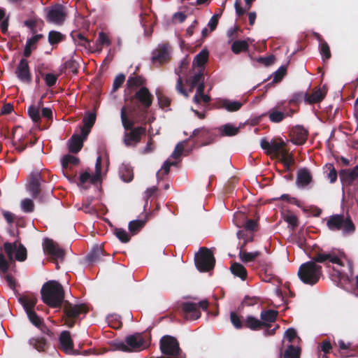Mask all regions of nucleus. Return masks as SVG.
<instances>
[{
    "mask_svg": "<svg viewBox=\"0 0 358 358\" xmlns=\"http://www.w3.org/2000/svg\"><path fill=\"white\" fill-rule=\"evenodd\" d=\"M286 72V66H281L276 71H275L273 83H277L280 82L283 77L285 76Z\"/></svg>",
    "mask_w": 358,
    "mask_h": 358,
    "instance_id": "nucleus-64",
    "label": "nucleus"
},
{
    "mask_svg": "<svg viewBox=\"0 0 358 358\" xmlns=\"http://www.w3.org/2000/svg\"><path fill=\"white\" fill-rule=\"evenodd\" d=\"M35 141L36 140L34 141H33L32 140L25 141V138L22 137L19 138L17 141H13V145L15 147V149L19 153H21L25 150V149L27 148L28 144H29L30 145H33L35 144Z\"/></svg>",
    "mask_w": 358,
    "mask_h": 358,
    "instance_id": "nucleus-40",
    "label": "nucleus"
},
{
    "mask_svg": "<svg viewBox=\"0 0 358 358\" xmlns=\"http://www.w3.org/2000/svg\"><path fill=\"white\" fill-rule=\"evenodd\" d=\"M79 158L71 155H64L62 161V167L65 169H71L73 166H76L79 164Z\"/></svg>",
    "mask_w": 358,
    "mask_h": 358,
    "instance_id": "nucleus-38",
    "label": "nucleus"
},
{
    "mask_svg": "<svg viewBox=\"0 0 358 358\" xmlns=\"http://www.w3.org/2000/svg\"><path fill=\"white\" fill-rule=\"evenodd\" d=\"M13 266L12 264L9 263V262L6 259L5 256L3 253H0V273L6 274L8 271Z\"/></svg>",
    "mask_w": 358,
    "mask_h": 358,
    "instance_id": "nucleus-57",
    "label": "nucleus"
},
{
    "mask_svg": "<svg viewBox=\"0 0 358 358\" xmlns=\"http://www.w3.org/2000/svg\"><path fill=\"white\" fill-rule=\"evenodd\" d=\"M326 96V92H322L320 89H317L310 94L306 93V102L309 104L320 103Z\"/></svg>",
    "mask_w": 358,
    "mask_h": 358,
    "instance_id": "nucleus-33",
    "label": "nucleus"
},
{
    "mask_svg": "<svg viewBox=\"0 0 358 358\" xmlns=\"http://www.w3.org/2000/svg\"><path fill=\"white\" fill-rule=\"evenodd\" d=\"M249 44L246 41L237 40L231 45V50L234 54H240L242 52L248 50Z\"/></svg>",
    "mask_w": 358,
    "mask_h": 358,
    "instance_id": "nucleus-39",
    "label": "nucleus"
},
{
    "mask_svg": "<svg viewBox=\"0 0 358 358\" xmlns=\"http://www.w3.org/2000/svg\"><path fill=\"white\" fill-rule=\"evenodd\" d=\"M43 66V64H42L38 66L39 73L41 74V76L44 77L45 84L48 87H53L57 83V80L58 79V76L53 74V73H47V74L44 75L41 70V68Z\"/></svg>",
    "mask_w": 358,
    "mask_h": 358,
    "instance_id": "nucleus-45",
    "label": "nucleus"
},
{
    "mask_svg": "<svg viewBox=\"0 0 358 358\" xmlns=\"http://www.w3.org/2000/svg\"><path fill=\"white\" fill-rule=\"evenodd\" d=\"M59 349L67 355H78L77 350H73V342L71 334L68 331H63L59 335Z\"/></svg>",
    "mask_w": 358,
    "mask_h": 358,
    "instance_id": "nucleus-17",
    "label": "nucleus"
},
{
    "mask_svg": "<svg viewBox=\"0 0 358 358\" xmlns=\"http://www.w3.org/2000/svg\"><path fill=\"white\" fill-rule=\"evenodd\" d=\"M284 220L291 226L292 230H294L299 225L298 217L293 213L287 214L284 217Z\"/></svg>",
    "mask_w": 358,
    "mask_h": 358,
    "instance_id": "nucleus-58",
    "label": "nucleus"
},
{
    "mask_svg": "<svg viewBox=\"0 0 358 358\" xmlns=\"http://www.w3.org/2000/svg\"><path fill=\"white\" fill-rule=\"evenodd\" d=\"M193 138H196V143L197 144L200 145H206L213 142V134L206 128H198L193 131V133L189 138V140H191Z\"/></svg>",
    "mask_w": 358,
    "mask_h": 358,
    "instance_id": "nucleus-16",
    "label": "nucleus"
},
{
    "mask_svg": "<svg viewBox=\"0 0 358 358\" xmlns=\"http://www.w3.org/2000/svg\"><path fill=\"white\" fill-rule=\"evenodd\" d=\"M45 20L48 22L58 26L62 25L66 20L68 12L66 8L60 3L45 8Z\"/></svg>",
    "mask_w": 358,
    "mask_h": 358,
    "instance_id": "nucleus-9",
    "label": "nucleus"
},
{
    "mask_svg": "<svg viewBox=\"0 0 358 358\" xmlns=\"http://www.w3.org/2000/svg\"><path fill=\"white\" fill-rule=\"evenodd\" d=\"M339 177L343 185L350 186L358 178V164L353 169H341L339 171Z\"/></svg>",
    "mask_w": 358,
    "mask_h": 358,
    "instance_id": "nucleus-19",
    "label": "nucleus"
},
{
    "mask_svg": "<svg viewBox=\"0 0 358 358\" xmlns=\"http://www.w3.org/2000/svg\"><path fill=\"white\" fill-rule=\"evenodd\" d=\"M146 84V80L142 76H138L134 73L131 75L128 80H127V86L128 88H134V87H145L144 85Z\"/></svg>",
    "mask_w": 358,
    "mask_h": 358,
    "instance_id": "nucleus-31",
    "label": "nucleus"
},
{
    "mask_svg": "<svg viewBox=\"0 0 358 358\" xmlns=\"http://www.w3.org/2000/svg\"><path fill=\"white\" fill-rule=\"evenodd\" d=\"M327 253H334L336 255H340V261L341 264L338 265L334 264L336 266L331 267L332 271L331 275L332 280L336 282L338 286H341L342 281L349 282L350 281L349 275L343 271L345 266V262L347 263V266L350 272V275H353V262L349 259L344 252L340 250H331L330 252H326Z\"/></svg>",
    "mask_w": 358,
    "mask_h": 358,
    "instance_id": "nucleus-5",
    "label": "nucleus"
},
{
    "mask_svg": "<svg viewBox=\"0 0 358 358\" xmlns=\"http://www.w3.org/2000/svg\"><path fill=\"white\" fill-rule=\"evenodd\" d=\"M264 322L252 315L247 316L244 327L252 331H259L264 328Z\"/></svg>",
    "mask_w": 358,
    "mask_h": 358,
    "instance_id": "nucleus-30",
    "label": "nucleus"
},
{
    "mask_svg": "<svg viewBox=\"0 0 358 358\" xmlns=\"http://www.w3.org/2000/svg\"><path fill=\"white\" fill-rule=\"evenodd\" d=\"M153 99L154 96L148 88L142 87L133 96L126 99L129 101L127 106H125L127 111L128 110L133 119L143 117V120H145V115L152 106Z\"/></svg>",
    "mask_w": 358,
    "mask_h": 358,
    "instance_id": "nucleus-2",
    "label": "nucleus"
},
{
    "mask_svg": "<svg viewBox=\"0 0 358 358\" xmlns=\"http://www.w3.org/2000/svg\"><path fill=\"white\" fill-rule=\"evenodd\" d=\"M326 168L329 171L327 178L331 183H334L337 180L338 173L333 164H326Z\"/></svg>",
    "mask_w": 358,
    "mask_h": 358,
    "instance_id": "nucleus-61",
    "label": "nucleus"
},
{
    "mask_svg": "<svg viewBox=\"0 0 358 358\" xmlns=\"http://www.w3.org/2000/svg\"><path fill=\"white\" fill-rule=\"evenodd\" d=\"M41 294L43 302L50 308H60L66 301L63 287L55 280H49L44 283Z\"/></svg>",
    "mask_w": 358,
    "mask_h": 358,
    "instance_id": "nucleus-3",
    "label": "nucleus"
},
{
    "mask_svg": "<svg viewBox=\"0 0 358 358\" xmlns=\"http://www.w3.org/2000/svg\"><path fill=\"white\" fill-rule=\"evenodd\" d=\"M209 52L208 50L203 49L196 55L194 59V64L197 66L201 67L208 62Z\"/></svg>",
    "mask_w": 358,
    "mask_h": 358,
    "instance_id": "nucleus-43",
    "label": "nucleus"
},
{
    "mask_svg": "<svg viewBox=\"0 0 358 358\" xmlns=\"http://www.w3.org/2000/svg\"><path fill=\"white\" fill-rule=\"evenodd\" d=\"M296 112L292 108H288V106H285L283 102H280L269 110L266 115L271 122L279 123L286 117H292Z\"/></svg>",
    "mask_w": 358,
    "mask_h": 358,
    "instance_id": "nucleus-12",
    "label": "nucleus"
},
{
    "mask_svg": "<svg viewBox=\"0 0 358 358\" xmlns=\"http://www.w3.org/2000/svg\"><path fill=\"white\" fill-rule=\"evenodd\" d=\"M278 157H280V162L283 164L285 170L289 171L291 166L294 164L293 155L285 149L282 151Z\"/></svg>",
    "mask_w": 358,
    "mask_h": 358,
    "instance_id": "nucleus-35",
    "label": "nucleus"
},
{
    "mask_svg": "<svg viewBox=\"0 0 358 358\" xmlns=\"http://www.w3.org/2000/svg\"><path fill=\"white\" fill-rule=\"evenodd\" d=\"M313 180L310 171L306 169H300L297 172L296 185L299 188H303L308 185Z\"/></svg>",
    "mask_w": 358,
    "mask_h": 358,
    "instance_id": "nucleus-21",
    "label": "nucleus"
},
{
    "mask_svg": "<svg viewBox=\"0 0 358 358\" xmlns=\"http://www.w3.org/2000/svg\"><path fill=\"white\" fill-rule=\"evenodd\" d=\"M29 343L38 352H44L48 347L47 341L43 337L32 338L29 340Z\"/></svg>",
    "mask_w": 358,
    "mask_h": 358,
    "instance_id": "nucleus-36",
    "label": "nucleus"
},
{
    "mask_svg": "<svg viewBox=\"0 0 358 358\" xmlns=\"http://www.w3.org/2000/svg\"><path fill=\"white\" fill-rule=\"evenodd\" d=\"M15 73L17 78L22 83L30 84L32 81V76L30 72L28 61L22 58L15 69Z\"/></svg>",
    "mask_w": 358,
    "mask_h": 358,
    "instance_id": "nucleus-15",
    "label": "nucleus"
},
{
    "mask_svg": "<svg viewBox=\"0 0 358 358\" xmlns=\"http://www.w3.org/2000/svg\"><path fill=\"white\" fill-rule=\"evenodd\" d=\"M260 145L263 150H266L267 154H273L276 157H278L282 151L285 150V143L281 138L272 139L271 142L266 138H262Z\"/></svg>",
    "mask_w": 358,
    "mask_h": 358,
    "instance_id": "nucleus-13",
    "label": "nucleus"
},
{
    "mask_svg": "<svg viewBox=\"0 0 358 358\" xmlns=\"http://www.w3.org/2000/svg\"><path fill=\"white\" fill-rule=\"evenodd\" d=\"M116 237L122 243H128L130 241V236L127 231L122 228H116L114 230Z\"/></svg>",
    "mask_w": 358,
    "mask_h": 358,
    "instance_id": "nucleus-53",
    "label": "nucleus"
},
{
    "mask_svg": "<svg viewBox=\"0 0 358 358\" xmlns=\"http://www.w3.org/2000/svg\"><path fill=\"white\" fill-rule=\"evenodd\" d=\"M308 131L303 127H294L289 133L290 141L295 145H303L306 143Z\"/></svg>",
    "mask_w": 358,
    "mask_h": 358,
    "instance_id": "nucleus-18",
    "label": "nucleus"
},
{
    "mask_svg": "<svg viewBox=\"0 0 358 358\" xmlns=\"http://www.w3.org/2000/svg\"><path fill=\"white\" fill-rule=\"evenodd\" d=\"M145 224V221L142 220H136L131 221L129 223V226H128L129 230L133 234H136L141 231V229L144 227Z\"/></svg>",
    "mask_w": 358,
    "mask_h": 358,
    "instance_id": "nucleus-47",
    "label": "nucleus"
},
{
    "mask_svg": "<svg viewBox=\"0 0 358 358\" xmlns=\"http://www.w3.org/2000/svg\"><path fill=\"white\" fill-rule=\"evenodd\" d=\"M121 121L122 126L125 130H130L129 133L124 134V143L126 145L129 146L131 145L136 144L141 140V136L145 135L146 133V129L145 127H133L135 122H140L139 117L134 120H129L128 118L127 108L123 106L121 109L120 113Z\"/></svg>",
    "mask_w": 358,
    "mask_h": 358,
    "instance_id": "nucleus-4",
    "label": "nucleus"
},
{
    "mask_svg": "<svg viewBox=\"0 0 358 358\" xmlns=\"http://www.w3.org/2000/svg\"><path fill=\"white\" fill-rule=\"evenodd\" d=\"M65 39V36L57 31H50L48 34V42L50 45H57Z\"/></svg>",
    "mask_w": 358,
    "mask_h": 358,
    "instance_id": "nucleus-44",
    "label": "nucleus"
},
{
    "mask_svg": "<svg viewBox=\"0 0 358 358\" xmlns=\"http://www.w3.org/2000/svg\"><path fill=\"white\" fill-rule=\"evenodd\" d=\"M340 255L334 253H327L322 250L315 252L311 260L302 264L298 271L299 279L306 285H314L318 282L322 275V268L317 263L324 264L331 268L329 264H341Z\"/></svg>",
    "mask_w": 358,
    "mask_h": 358,
    "instance_id": "nucleus-1",
    "label": "nucleus"
},
{
    "mask_svg": "<svg viewBox=\"0 0 358 358\" xmlns=\"http://www.w3.org/2000/svg\"><path fill=\"white\" fill-rule=\"evenodd\" d=\"M27 257V249L22 244L20 243L19 245V247H17L16 248L15 259V260L19 262H24V260H26Z\"/></svg>",
    "mask_w": 358,
    "mask_h": 358,
    "instance_id": "nucleus-52",
    "label": "nucleus"
},
{
    "mask_svg": "<svg viewBox=\"0 0 358 358\" xmlns=\"http://www.w3.org/2000/svg\"><path fill=\"white\" fill-rule=\"evenodd\" d=\"M127 345L130 352L140 349L143 343V339L140 334L130 335L125 338Z\"/></svg>",
    "mask_w": 358,
    "mask_h": 358,
    "instance_id": "nucleus-26",
    "label": "nucleus"
},
{
    "mask_svg": "<svg viewBox=\"0 0 358 358\" xmlns=\"http://www.w3.org/2000/svg\"><path fill=\"white\" fill-rule=\"evenodd\" d=\"M239 131V128L233 126L231 124H226L222 127V135L227 136H233L236 135Z\"/></svg>",
    "mask_w": 358,
    "mask_h": 358,
    "instance_id": "nucleus-49",
    "label": "nucleus"
},
{
    "mask_svg": "<svg viewBox=\"0 0 358 358\" xmlns=\"http://www.w3.org/2000/svg\"><path fill=\"white\" fill-rule=\"evenodd\" d=\"M235 217H239L240 219L243 220V221H245L242 224L236 223V225L238 227H243L245 231H250L251 233L257 231V220L247 219L246 216L243 213H236L235 215Z\"/></svg>",
    "mask_w": 358,
    "mask_h": 358,
    "instance_id": "nucleus-23",
    "label": "nucleus"
},
{
    "mask_svg": "<svg viewBox=\"0 0 358 358\" xmlns=\"http://www.w3.org/2000/svg\"><path fill=\"white\" fill-rule=\"evenodd\" d=\"M96 43V50L101 51L103 45H109L110 44V40L106 33L101 31L99 34Z\"/></svg>",
    "mask_w": 358,
    "mask_h": 358,
    "instance_id": "nucleus-48",
    "label": "nucleus"
},
{
    "mask_svg": "<svg viewBox=\"0 0 358 358\" xmlns=\"http://www.w3.org/2000/svg\"><path fill=\"white\" fill-rule=\"evenodd\" d=\"M21 208L24 213H32L34 210V201L30 199H24L22 200Z\"/></svg>",
    "mask_w": 358,
    "mask_h": 358,
    "instance_id": "nucleus-56",
    "label": "nucleus"
},
{
    "mask_svg": "<svg viewBox=\"0 0 358 358\" xmlns=\"http://www.w3.org/2000/svg\"><path fill=\"white\" fill-rule=\"evenodd\" d=\"M106 255L102 246L95 245L86 257L87 261L90 264L97 263L102 260L101 257Z\"/></svg>",
    "mask_w": 358,
    "mask_h": 358,
    "instance_id": "nucleus-24",
    "label": "nucleus"
},
{
    "mask_svg": "<svg viewBox=\"0 0 358 358\" xmlns=\"http://www.w3.org/2000/svg\"><path fill=\"white\" fill-rule=\"evenodd\" d=\"M306 92H298L292 94L291 99L289 100L287 106H298L303 101L306 102Z\"/></svg>",
    "mask_w": 358,
    "mask_h": 358,
    "instance_id": "nucleus-42",
    "label": "nucleus"
},
{
    "mask_svg": "<svg viewBox=\"0 0 358 358\" xmlns=\"http://www.w3.org/2000/svg\"><path fill=\"white\" fill-rule=\"evenodd\" d=\"M43 249L45 253L55 259H63L65 256V251L60 248L52 239L48 238L43 240Z\"/></svg>",
    "mask_w": 358,
    "mask_h": 358,
    "instance_id": "nucleus-14",
    "label": "nucleus"
},
{
    "mask_svg": "<svg viewBox=\"0 0 358 358\" xmlns=\"http://www.w3.org/2000/svg\"><path fill=\"white\" fill-rule=\"evenodd\" d=\"M278 312L275 310H262L260 314L261 321L264 322V327H271L269 323L274 322L276 320Z\"/></svg>",
    "mask_w": 358,
    "mask_h": 358,
    "instance_id": "nucleus-29",
    "label": "nucleus"
},
{
    "mask_svg": "<svg viewBox=\"0 0 358 358\" xmlns=\"http://www.w3.org/2000/svg\"><path fill=\"white\" fill-rule=\"evenodd\" d=\"M159 107L162 109L169 107L171 104V99L159 92L156 93Z\"/></svg>",
    "mask_w": 358,
    "mask_h": 358,
    "instance_id": "nucleus-60",
    "label": "nucleus"
},
{
    "mask_svg": "<svg viewBox=\"0 0 358 358\" xmlns=\"http://www.w3.org/2000/svg\"><path fill=\"white\" fill-rule=\"evenodd\" d=\"M43 181L41 174L39 172H32L29 178L27 189L32 197L37 199L38 202H45V196L41 187V182Z\"/></svg>",
    "mask_w": 358,
    "mask_h": 358,
    "instance_id": "nucleus-11",
    "label": "nucleus"
},
{
    "mask_svg": "<svg viewBox=\"0 0 358 358\" xmlns=\"http://www.w3.org/2000/svg\"><path fill=\"white\" fill-rule=\"evenodd\" d=\"M83 146V138L78 134H73L68 141L69 151L78 153Z\"/></svg>",
    "mask_w": 358,
    "mask_h": 358,
    "instance_id": "nucleus-25",
    "label": "nucleus"
},
{
    "mask_svg": "<svg viewBox=\"0 0 358 358\" xmlns=\"http://www.w3.org/2000/svg\"><path fill=\"white\" fill-rule=\"evenodd\" d=\"M230 320L234 327L237 329H242L244 326V323H243L241 317L235 312L230 313Z\"/></svg>",
    "mask_w": 358,
    "mask_h": 358,
    "instance_id": "nucleus-59",
    "label": "nucleus"
},
{
    "mask_svg": "<svg viewBox=\"0 0 358 358\" xmlns=\"http://www.w3.org/2000/svg\"><path fill=\"white\" fill-rule=\"evenodd\" d=\"M231 272L236 276L245 280L248 276L246 268L240 263L234 262L230 267Z\"/></svg>",
    "mask_w": 358,
    "mask_h": 358,
    "instance_id": "nucleus-34",
    "label": "nucleus"
},
{
    "mask_svg": "<svg viewBox=\"0 0 358 358\" xmlns=\"http://www.w3.org/2000/svg\"><path fill=\"white\" fill-rule=\"evenodd\" d=\"M29 321L36 327H40L42 324V320L34 310H29L27 312Z\"/></svg>",
    "mask_w": 358,
    "mask_h": 358,
    "instance_id": "nucleus-63",
    "label": "nucleus"
},
{
    "mask_svg": "<svg viewBox=\"0 0 358 358\" xmlns=\"http://www.w3.org/2000/svg\"><path fill=\"white\" fill-rule=\"evenodd\" d=\"M260 252L255 251L253 252H248L244 250L243 247H241L238 254L239 258L244 263H248L254 261L256 258L259 257Z\"/></svg>",
    "mask_w": 358,
    "mask_h": 358,
    "instance_id": "nucleus-37",
    "label": "nucleus"
},
{
    "mask_svg": "<svg viewBox=\"0 0 358 358\" xmlns=\"http://www.w3.org/2000/svg\"><path fill=\"white\" fill-rule=\"evenodd\" d=\"M169 59V55L168 48L166 45L159 46V48L152 52V61L154 64L158 63L161 64L166 62Z\"/></svg>",
    "mask_w": 358,
    "mask_h": 358,
    "instance_id": "nucleus-22",
    "label": "nucleus"
},
{
    "mask_svg": "<svg viewBox=\"0 0 358 358\" xmlns=\"http://www.w3.org/2000/svg\"><path fill=\"white\" fill-rule=\"evenodd\" d=\"M19 301L27 313L29 310H34V308L37 303V298L34 294L24 295L19 298Z\"/></svg>",
    "mask_w": 358,
    "mask_h": 358,
    "instance_id": "nucleus-28",
    "label": "nucleus"
},
{
    "mask_svg": "<svg viewBox=\"0 0 358 358\" xmlns=\"http://www.w3.org/2000/svg\"><path fill=\"white\" fill-rule=\"evenodd\" d=\"M217 108L224 109L228 112H236L239 110L243 103L238 101H232L229 99H220L217 102Z\"/></svg>",
    "mask_w": 358,
    "mask_h": 358,
    "instance_id": "nucleus-20",
    "label": "nucleus"
},
{
    "mask_svg": "<svg viewBox=\"0 0 358 358\" xmlns=\"http://www.w3.org/2000/svg\"><path fill=\"white\" fill-rule=\"evenodd\" d=\"M95 113L90 112L85 114L83 119V126L92 129L96 122Z\"/></svg>",
    "mask_w": 358,
    "mask_h": 358,
    "instance_id": "nucleus-50",
    "label": "nucleus"
},
{
    "mask_svg": "<svg viewBox=\"0 0 358 358\" xmlns=\"http://www.w3.org/2000/svg\"><path fill=\"white\" fill-rule=\"evenodd\" d=\"M64 69H68L73 74H77L78 72L79 63L73 58L67 60L64 64Z\"/></svg>",
    "mask_w": 358,
    "mask_h": 358,
    "instance_id": "nucleus-51",
    "label": "nucleus"
},
{
    "mask_svg": "<svg viewBox=\"0 0 358 358\" xmlns=\"http://www.w3.org/2000/svg\"><path fill=\"white\" fill-rule=\"evenodd\" d=\"M327 226L330 231L342 230L344 235L351 234L355 231V226L351 218L345 217L343 214L331 215L327 221Z\"/></svg>",
    "mask_w": 358,
    "mask_h": 358,
    "instance_id": "nucleus-7",
    "label": "nucleus"
},
{
    "mask_svg": "<svg viewBox=\"0 0 358 358\" xmlns=\"http://www.w3.org/2000/svg\"><path fill=\"white\" fill-rule=\"evenodd\" d=\"M301 348L292 344L289 345L285 352L280 353V358H300Z\"/></svg>",
    "mask_w": 358,
    "mask_h": 358,
    "instance_id": "nucleus-32",
    "label": "nucleus"
},
{
    "mask_svg": "<svg viewBox=\"0 0 358 358\" xmlns=\"http://www.w3.org/2000/svg\"><path fill=\"white\" fill-rule=\"evenodd\" d=\"M320 52L323 59H329L331 57L330 48L326 41H322L319 45Z\"/></svg>",
    "mask_w": 358,
    "mask_h": 358,
    "instance_id": "nucleus-54",
    "label": "nucleus"
},
{
    "mask_svg": "<svg viewBox=\"0 0 358 358\" xmlns=\"http://www.w3.org/2000/svg\"><path fill=\"white\" fill-rule=\"evenodd\" d=\"M208 305L209 303L207 300H202L199 303L184 302L181 305V308L185 319L195 320L201 315L200 308L206 310Z\"/></svg>",
    "mask_w": 358,
    "mask_h": 358,
    "instance_id": "nucleus-10",
    "label": "nucleus"
},
{
    "mask_svg": "<svg viewBox=\"0 0 358 358\" xmlns=\"http://www.w3.org/2000/svg\"><path fill=\"white\" fill-rule=\"evenodd\" d=\"M176 164L175 162H165L161 171L157 173V178L158 179H162L164 176L167 175L170 171V168L172 165Z\"/></svg>",
    "mask_w": 358,
    "mask_h": 358,
    "instance_id": "nucleus-62",
    "label": "nucleus"
},
{
    "mask_svg": "<svg viewBox=\"0 0 358 358\" xmlns=\"http://www.w3.org/2000/svg\"><path fill=\"white\" fill-rule=\"evenodd\" d=\"M28 114L30 118L34 122H38L41 120V115L39 112V108L36 107L35 106H30L28 108Z\"/></svg>",
    "mask_w": 358,
    "mask_h": 358,
    "instance_id": "nucleus-55",
    "label": "nucleus"
},
{
    "mask_svg": "<svg viewBox=\"0 0 358 358\" xmlns=\"http://www.w3.org/2000/svg\"><path fill=\"white\" fill-rule=\"evenodd\" d=\"M119 175L124 182H129L134 178L133 168L130 164L123 163L119 168Z\"/></svg>",
    "mask_w": 358,
    "mask_h": 358,
    "instance_id": "nucleus-27",
    "label": "nucleus"
},
{
    "mask_svg": "<svg viewBox=\"0 0 358 358\" xmlns=\"http://www.w3.org/2000/svg\"><path fill=\"white\" fill-rule=\"evenodd\" d=\"M71 36L75 43H77L78 45L83 46L85 48H90V41L88 40L83 34L79 32H72Z\"/></svg>",
    "mask_w": 358,
    "mask_h": 358,
    "instance_id": "nucleus-41",
    "label": "nucleus"
},
{
    "mask_svg": "<svg viewBox=\"0 0 358 358\" xmlns=\"http://www.w3.org/2000/svg\"><path fill=\"white\" fill-rule=\"evenodd\" d=\"M195 265L201 272H207L213 269L215 264V257L207 248H201L199 252L195 255Z\"/></svg>",
    "mask_w": 358,
    "mask_h": 358,
    "instance_id": "nucleus-8",
    "label": "nucleus"
},
{
    "mask_svg": "<svg viewBox=\"0 0 358 358\" xmlns=\"http://www.w3.org/2000/svg\"><path fill=\"white\" fill-rule=\"evenodd\" d=\"M203 82H204V76H203V72H201V71L195 73L192 76H190V78L187 80L188 85L190 87V88H194L196 87V85H198Z\"/></svg>",
    "mask_w": 358,
    "mask_h": 358,
    "instance_id": "nucleus-46",
    "label": "nucleus"
},
{
    "mask_svg": "<svg viewBox=\"0 0 358 358\" xmlns=\"http://www.w3.org/2000/svg\"><path fill=\"white\" fill-rule=\"evenodd\" d=\"M62 306L64 324L69 328L73 327L76 321L80 319L81 315L85 316L90 310L85 303L73 304L69 301H66Z\"/></svg>",
    "mask_w": 358,
    "mask_h": 358,
    "instance_id": "nucleus-6",
    "label": "nucleus"
}]
</instances>
